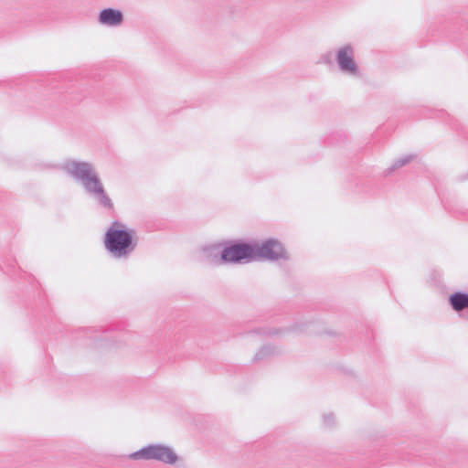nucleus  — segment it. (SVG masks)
<instances>
[{
	"label": "nucleus",
	"mask_w": 468,
	"mask_h": 468,
	"mask_svg": "<svg viewBox=\"0 0 468 468\" xmlns=\"http://www.w3.org/2000/svg\"><path fill=\"white\" fill-rule=\"evenodd\" d=\"M454 311L461 312L468 307V293L455 292L449 298Z\"/></svg>",
	"instance_id": "9"
},
{
	"label": "nucleus",
	"mask_w": 468,
	"mask_h": 468,
	"mask_svg": "<svg viewBox=\"0 0 468 468\" xmlns=\"http://www.w3.org/2000/svg\"><path fill=\"white\" fill-rule=\"evenodd\" d=\"M252 244L253 261H277L289 260V254L283 244L276 239L254 241Z\"/></svg>",
	"instance_id": "5"
},
{
	"label": "nucleus",
	"mask_w": 468,
	"mask_h": 468,
	"mask_svg": "<svg viewBox=\"0 0 468 468\" xmlns=\"http://www.w3.org/2000/svg\"><path fill=\"white\" fill-rule=\"evenodd\" d=\"M131 460L156 461L165 464L174 465L178 456L174 449L166 444H149L128 455Z\"/></svg>",
	"instance_id": "3"
},
{
	"label": "nucleus",
	"mask_w": 468,
	"mask_h": 468,
	"mask_svg": "<svg viewBox=\"0 0 468 468\" xmlns=\"http://www.w3.org/2000/svg\"><path fill=\"white\" fill-rule=\"evenodd\" d=\"M124 16L122 11L114 8L102 9L98 15L100 25L109 27H117L123 23Z\"/></svg>",
	"instance_id": "7"
},
{
	"label": "nucleus",
	"mask_w": 468,
	"mask_h": 468,
	"mask_svg": "<svg viewBox=\"0 0 468 468\" xmlns=\"http://www.w3.org/2000/svg\"><path fill=\"white\" fill-rule=\"evenodd\" d=\"M135 230L120 221H113L104 237L105 249L114 258H127L136 248Z\"/></svg>",
	"instance_id": "2"
},
{
	"label": "nucleus",
	"mask_w": 468,
	"mask_h": 468,
	"mask_svg": "<svg viewBox=\"0 0 468 468\" xmlns=\"http://www.w3.org/2000/svg\"><path fill=\"white\" fill-rule=\"evenodd\" d=\"M281 354V349L273 345H265L261 346L254 355L253 360L260 362L269 359Z\"/></svg>",
	"instance_id": "8"
},
{
	"label": "nucleus",
	"mask_w": 468,
	"mask_h": 468,
	"mask_svg": "<svg viewBox=\"0 0 468 468\" xmlns=\"http://www.w3.org/2000/svg\"><path fill=\"white\" fill-rule=\"evenodd\" d=\"M211 253L216 251L215 259L213 261L217 264L221 263H239L241 261H252V244L251 243H236L234 245L225 247L219 250L218 247H212L207 249Z\"/></svg>",
	"instance_id": "6"
},
{
	"label": "nucleus",
	"mask_w": 468,
	"mask_h": 468,
	"mask_svg": "<svg viewBox=\"0 0 468 468\" xmlns=\"http://www.w3.org/2000/svg\"><path fill=\"white\" fill-rule=\"evenodd\" d=\"M416 158L415 154H407L402 157L398 158L393 162V164L388 167L384 174L386 176L391 175L393 172H395L397 169L403 167L404 165L410 164L411 161H413Z\"/></svg>",
	"instance_id": "10"
},
{
	"label": "nucleus",
	"mask_w": 468,
	"mask_h": 468,
	"mask_svg": "<svg viewBox=\"0 0 468 468\" xmlns=\"http://www.w3.org/2000/svg\"><path fill=\"white\" fill-rule=\"evenodd\" d=\"M59 169L79 183L85 193L103 208L113 209V202L107 194L95 165L87 161L67 159Z\"/></svg>",
	"instance_id": "1"
},
{
	"label": "nucleus",
	"mask_w": 468,
	"mask_h": 468,
	"mask_svg": "<svg viewBox=\"0 0 468 468\" xmlns=\"http://www.w3.org/2000/svg\"><path fill=\"white\" fill-rule=\"evenodd\" d=\"M335 62L341 73L350 78L361 75L360 67L356 59V46L353 43H344L334 49Z\"/></svg>",
	"instance_id": "4"
},
{
	"label": "nucleus",
	"mask_w": 468,
	"mask_h": 468,
	"mask_svg": "<svg viewBox=\"0 0 468 468\" xmlns=\"http://www.w3.org/2000/svg\"><path fill=\"white\" fill-rule=\"evenodd\" d=\"M335 61L334 51H327L323 53L318 59V64L331 65Z\"/></svg>",
	"instance_id": "11"
},
{
	"label": "nucleus",
	"mask_w": 468,
	"mask_h": 468,
	"mask_svg": "<svg viewBox=\"0 0 468 468\" xmlns=\"http://www.w3.org/2000/svg\"><path fill=\"white\" fill-rule=\"evenodd\" d=\"M323 421L325 427H332L335 422V418L333 413H325L323 415Z\"/></svg>",
	"instance_id": "12"
}]
</instances>
